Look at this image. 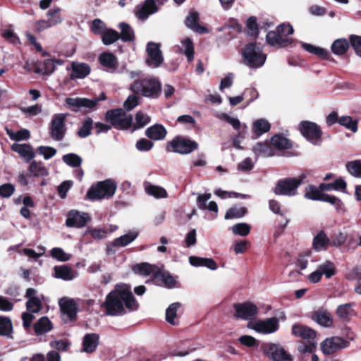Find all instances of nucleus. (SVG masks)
I'll use <instances>...</instances> for the list:
<instances>
[{
    "instance_id": "41",
    "label": "nucleus",
    "mask_w": 361,
    "mask_h": 361,
    "mask_svg": "<svg viewBox=\"0 0 361 361\" xmlns=\"http://www.w3.org/2000/svg\"><path fill=\"white\" fill-rule=\"evenodd\" d=\"M180 307V303L174 302L169 305L166 310V320L172 325H176L178 322L176 321L177 316V310Z\"/></svg>"
},
{
    "instance_id": "2",
    "label": "nucleus",
    "mask_w": 361,
    "mask_h": 361,
    "mask_svg": "<svg viewBox=\"0 0 361 361\" xmlns=\"http://www.w3.org/2000/svg\"><path fill=\"white\" fill-rule=\"evenodd\" d=\"M131 90L146 97L157 98L161 92V85L155 78H145L135 80L131 85Z\"/></svg>"
},
{
    "instance_id": "24",
    "label": "nucleus",
    "mask_w": 361,
    "mask_h": 361,
    "mask_svg": "<svg viewBox=\"0 0 361 361\" xmlns=\"http://www.w3.org/2000/svg\"><path fill=\"white\" fill-rule=\"evenodd\" d=\"M252 152L256 157L260 156L268 157L275 154L272 145L268 142H259L256 143L252 147Z\"/></svg>"
},
{
    "instance_id": "29",
    "label": "nucleus",
    "mask_w": 361,
    "mask_h": 361,
    "mask_svg": "<svg viewBox=\"0 0 361 361\" xmlns=\"http://www.w3.org/2000/svg\"><path fill=\"white\" fill-rule=\"evenodd\" d=\"M302 47L307 52L317 56L322 60H329L331 54L329 51L324 48L317 47L311 44L302 43Z\"/></svg>"
},
{
    "instance_id": "56",
    "label": "nucleus",
    "mask_w": 361,
    "mask_h": 361,
    "mask_svg": "<svg viewBox=\"0 0 361 361\" xmlns=\"http://www.w3.org/2000/svg\"><path fill=\"white\" fill-rule=\"evenodd\" d=\"M183 46L185 48V54L188 61H192L194 59V44L190 38L187 37L182 41Z\"/></svg>"
},
{
    "instance_id": "45",
    "label": "nucleus",
    "mask_w": 361,
    "mask_h": 361,
    "mask_svg": "<svg viewBox=\"0 0 361 361\" xmlns=\"http://www.w3.org/2000/svg\"><path fill=\"white\" fill-rule=\"evenodd\" d=\"M93 126V120L90 117L86 118L82 122V126L77 132L78 137L85 138L91 135Z\"/></svg>"
},
{
    "instance_id": "36",
    "label": "nucleus",
    "mask_w": 361,
    "mask_h": 361,
    "mask_svg": "<svg viewBox=\"0 0 361 361\" xmlns=\"http://www.w3.org/2000/svg\"><path fill=\"white\" fill-rule=\"evenodd\" d=\"M118 28L121 30L120 39L124 42H133L135 40V32L131 26L127 23H120Z\"/></svg>"
},
{
    "instance_id": "7",
    "label": "nucleus",
    "mask_w": 361,
    "mask_h": 361,
    "mask_svg": "<svg viewBox=\"0 0 361 361\" xmlns=\"http://www.w3.org/2000/svg\"><path fill=\"white\" fill-rule=\"evenodd\" d=\"M105 121L117 130H128L133 126L132 115L126 116L125 111L121 108L107 111Z\"/></svg>"
},
{
    "instance_id": "35",
    "label": "nucleus",
    "mask_w": 361,
    "mask_h": 361,
    "mask_svg": "<svg viewBox=\"0 0 361 361\" xmlns=\"http://www.w3.org/2000/svg\"><path fill=\"white\" fill-rule=\"evenodd\" d=\"M313 319L319 325L330 327L333 325V319L327 311H318L313 315Z\"/></svg>"
},
{
    "instance_id": "53",
    "label": "nucleus",
    "mask_w": 361,
    "mask_h": 361,
    "mask_svg": "<svg viewBox=\"0 0 361 361\" xmlns=\"http://www.w3.org/2000/svg\"><path fill=\"white\" fill-rule=\"evenodd\" d=\"M54 61L52 59H47L44 61L36 72L42 73L43 75H49L54 71Z\"/></svg>"
},
{
    "instance_id": "14",
    "label": "nucleus",
    "mask_w": 361,
    "mask_h": 361,
    "mask_svg": "<svg viewBox=\"0 0 361 361\" xmlns=\"http://www.w3.org/2000/svg\"><path fill=\"white\" fill-rule=\"evenodd\" d=\"M146 51L149 58L146 60V63L149 66H153L155 68L160 66L164 61V59L159 44L149 42L147 43Z\"/></svg>"
},
{
    "instance_id": "5",
    "label": "nucleus",
    "mask_w": 361,
    "mask_h": 361,
    "mask_svg": "<svg viewBox=\"0 0 361 361\" xmlns=\"http://www.w3.org/2000/svg\"><path fill=\"white\" fill-rule=\"evenodd\" d=\"M244 63L252 68H257L264 65L267 55L262 53V49L257 46L256 42H250L243 49L242 52Z\"/></svg>"
},
{
    "instance_id": "8",
    "label": "nucleus",
    "mask_w": 361,
    "mask_h": 361,
    "mask_svg": "<svg viewBox=\"0 0 361 361\" xmlns=\"http://www.w3.org/2000/svg\"><path fill=\"white\" fill-rule=\"evenodd\" d=\"M304 176L286 178L279 180L274 189L276 195L293 196L297 194L298 187L302 183Z\"/></svg>"
},
{
    "instance_id": "17",
    "label": "nucleus",
    "mask_w": 361,
    "mask_h": 361,
    "mask_svg": "<svg viewBox=\"0 0 361 361\" xmlns=\"http://www.w3.org/2000/svg\"><path fill=\"white\" fill-rule=\"evenodd\" d=\"M266 354L273 361H292L293 358L281 346L269 344L267 346Z\"/></svg>"
},
{
    "instance_id": "32",
    "label": "nucleus",
    "mask_w": 361,
    "mask_h": 361,
    "mask_svg": "<svg viewBox=\"0 0 361 361\" xmlns=\"http://www.w3.org/2000/svg\"><path fill=\"white\" fill-rule=\"evenodd\" d=\"M99 341V336L96 334H90L85 336L82 342V352L87 353L95 350Z\"/></svg>"
},
{
    "instance_id": "40",
    "label": "nucleus",
    "mask_w": 361,
    "mask_h": 361,
    "mask_svg": "<svg viewBox=\"0 0 361 361\" xmlns=\"http://www.w3.org/2000/svg\"><path fill=\"white\" fill-rule=\"evenodd\" d=\"M101 39L104 45H110L120 39V35L116 30L107 28L101 36Z\"/></svg>"
},
{
    "instance_id": "28",
    "label": "nucleus",
    "mask_w": 361,
    "mask_h": 361,
    "mask_svg": "<svg viewBox=\"0 0 361 361\" xmlns=\"http://www.w3.org/2000/svg\"><path fill=\"white\" fill-rule=\"evenodd\" d=\"M90 66L85 63H73L71 79L85 78L90 73Z\"/></svg>"
},
{
    "instance_id": "62",
    "label": "nucleus",
    "mask_w": 361,
    "mask_h": 361,
    "mask_svg": "<svg viewBox=\"0 0 361 361\" xmlns=\"http://www.w3.org/2000/svg\"><path fill=\"white\" fill-rule=\"evenodd\" d=\"M349 42L355 54L361 58V36L350 35Z\"/></svg>"
},
{
    "instance_id": "16",
    "label": "nucleus",
    "mask_w": 361,
    "mask_h": 361,
    "mask_svg": "<svg viewBox=\"0 0 361 361\" xmlns=\"http://www.w3.org/2000/svg\"><path fill=\"white\" fill-rule=\"evenodd\" d=\"M89 220L90 216L87 213L81 214L78 211L71 210L67 214L66 225L70 228H82L86 226Z\"/></svg>"
},
{
    "instance_id": "31",
    "label": "nucleus",
    "mask_w": 361,
    "mask_h": 361,
    "mask_svg": "<svg viewBox=\"0 0 361 361\" xmlns=\"http://www.w3.org/2000/svg\"><path fill=\"white\" fill-rule=\"evenodd\" d=\"M350 44L349 40L345 38H339L334 41L331 49L335 55L343 56L348 51Z\"/></svg>"
},
{
    "instance_id": "46",
    "label": "nucleus",
    "mask_w": 361,
    "mask_h": 361,
    "mask_svg": "<svg viewBox=\"0 0 361 361\" xmlns=\"http://www.w3.org/2000/svg\"><path fill=\"white\" fill-rule=\"evenodd\" d=\"M246 28L248 35L256 39L259 35V25L255 16H250L246 22Z\"/></svg>"
},
{
    "instance_id": "1",
    "label": "nucleus",
    "mask_w": 361,
    "mask_h": 361,
    "mask_svg": "<svg viewBox=\"0 0 361 361\" xmlns=\"http://www.w3.org/2000/svg\"><path fill=\"white\" fill-rule=\"evenodd\" d=\"M102 306L106 314L118 316L126 313L125 307L129 311H135L139 305L134 298L130 287L126 283L117 284L106 296Z\"/></svg>"
},
{
    "instance_id": "59",
    "label": "nucleus",
    "mask_w": 361,
    "mask_h": 361,
    "mask_svg": "<svg viewBox=\"0 0 361 361\" xmlns=\"http://www.w3.org/2000/svg\"><path fill=\"white\" fill-rule=\"evenodd\" d=\"M352 312V305L345 303L338 307L336 314L341 319H348L351 315Z\"/></svg>"
},
{
    "instance_id": "9",
    "label": "nucleus",
    "mask_w": 361,
    "mask_h": 361,
    "mask_svg": "<svg viewBox=\"0 0 361 361\" xmlns=\"http://www.w3.org/2000/svg\"><path fill=\"white\" fill-rule=\"evenodd\" d=\"M67 114H56L52 116L49 126V133L54 140L59 142L65 137L67 131Z\"/></svg>"
},
{
    "instance_id": "61",
    "label": "nucleus",
    "mask_w": 361,
    "mask_h": 361,
    "mask_svg": "<svg viewBox=\"0 0 361 361\" xmlns=\"http://www.w3.org/2000/svg\"><path fill=\"white\" fill-rule=\"evenodd\" d=\"M27 310L31 313H37L42 308L41 301L37 297H32L28 300L26 304Z\"/></svg>"
},
{
    "instance_id": "27",
    "label": "nucleus",
    "mask_w": 361,
    "mask_h": 361,
    "mask_svg": "<svg viewBox=\"0 0 361 361\" xmlns=\"http://www.w3.org/2000/svg\"><path fill=\"white\" fill-rule=\"evenodd\" d=\"M271 145L278 150H285L292 149L293 142L281 134L273 135L270 140Z\"/></svg>"
},
{
    "instance_id": "39",
    "label": "nucleus",
    "mask_w": 361,
    "mask_h": 361,
    "mask_svg": "<svg viewBox=\"0 0 361 361\" xmlns=\"http://www.w3.org/2000/svg\"><path fill=\"white\" fill-rule=\"evenodd\" d=\"M324 192H322L319 186L317 188L313 185H309L305 188V197L308 200L322 201Z\"/></svg>"
},
{
    "instance_id": "52",
    "label": "nucleus",
    "mask_w": 361,
    "mask_h": 361,
    "mask_svg": "<svg viewBox=\"0 0 361 361\" xmlns=\"http://www.w3.org/2000/svg\"><path fill=\"white\" fill-rule=\"evenodd\" d=\"M61 8L59 7L53 8L49 9L47 16L48 17V20L51 24L52 26L56 25L62 22V18L61 17Z\"/></svg>"
},
{
    "instance_id": "18",
    "label": "nucleus",
    "mask_w": 361,
    "mask_h": 361,
    "mask_svg": "<svg viewBox=\"0 0 361 361\" xmlns=\"http://www.w3.org/2000/svg\"><path fill=\"white\" fill-rule=\"evenodd\" d=\"M147 276L152 274L153 283L157 286L173 288L176 286V279L169 272H145Z\"/></svg>"
},
{
    "instance_id": "64",
    "label": "nucleus",
    "mask_w": 361,
    "mask_h": 361,
    "mask_svg": "<svg viewBox=\"0 0 361 361\" xmlns=\"http://www.w3.org/2000/svg\"><path fill=\"white\" fill-rule=\"evenodd\" d=\"M154 146V143L146 138H141L136 142V148L140 152L149 151Z\"/></svg>"
},
{
    "instance_id": "25",
    "label": "nucleus",
    "mask_w": 361,
    "mask_h": 361,
    "mask_svg": "<svg viewBox=\"0 0 361 361\" xmlns=\"http://www.w3.org/2000/svg\"><path fill=\"white\" fill-rule=\"evenodd\" d=\"M11 149L23 157L26 162L32 160L35 156L32 147L27 144L14 143L11 146Z\"/></svg>"
},
{
    "instance_id": "42",
    "label": "nucleus",
    "mask_w": 361,
    "mask_h": 361,
    "mask_svg": "<svg viewBox=\"0 0 361 361\" xmlns=\"http://www.w3.org/2000/svg\"><path fill=\"white\" fill-rule=\"evenodd\" d=\"M347 240L348 233L345 232L334 233L329 238L330 247H340L345 243Z\"/></svg>"
},
{
    "instance_id": "43",
    "label": "nucleus",
    "mask_w": 361,
    "mask_h": 361,
    "mask_svg": "<svg viewBox=\"0 0 361 361\" xmlns=\"http://www.w3.org/2000/svg\"><path fill=\"white\" fill-rule=\"evenodd\" d=\"M164 265L159 263L157 264H151L148 262H142L136 264L133 267L132 271H164Z\"/></svg>"
},
{
    "instance_id": "15",
    "label": "nucleus",
    "mask_w": 361,
    "mask_h": 361,
    "mask_svg": "<svg viewBox=\"0 0 361 361\" xmlns=\"http://www.w3.org/2000/svg\"><path fill=\"white\" fill-rule=\"evenodd\" d=\"M63 319L66 322H71L73 320L77 314V305L73 299L63 298L59 302Z\"/></svg>"
},
{
    "instance_id": "11",
    "label": "nucleus",
    "mask_w": 361,
    "mask_h": 361,
    "mask_svg": "<svg viewBox=\"0 0 361 361\" xmlns=\"http://www.w3.org/2000/svg\"><path fill=\"white\" fill-rule=\"evenodd\" d=\"M235 310L234 317L243 320H251L256 318L258 314L257 307L250 302L237 303L233 305Z\"/></svg>"
},
{
    "instance_id": "30",
    "label": "nucleus",
    "mask_w": 361,
    "mask_h": 361,
    "mask_svg": "<svg viewBox=\"0 0 361 361\" xmlns=\"http://www.w3.org/2000/svg\"><path fill=\"white\" fill-rule=\"evenodd\" d=\"M189 262L193 267H205L211 270L217 269L216 262L212 258L191 256L189 257Z\"/></svg>"
},
{
    "instance_id": "47",
    "label": "nucleus",
    "mask_w": 361,
    "mask_h": 361,
    "mask_svg": "<svg viewBox=\"0 0 361 361\" xmlns=\"http://www.w3.org/2000/svg\"><path fill=\"white\" fill-rule=\"evenodd\" d=\"M52 328L51 323L49 319L46 317H42L35 324V330L37 334L46 333Z\"/></svg>"
},
{
    "instance_id": "19",
    "label": "nucleus",
    "mask_w": 361,
    "mask_h": 361,
    "mask_svg": "<svg viewBox=\"0 0 361 361\" xmlns=\"http://www.w3.org/2000/svg\"><path fill=\"white\" fill-rule=\"evenodd\" d=\"M199 20V13L196 11H192L187 16L185 23L188 27L195 32L199 34L207 33L209 32L208 29L206 27L200 25Z\"/></svg>"
},
{
    "instance_id": "54",
    "label": "nucleus",
    "mask_w": 361,
    "mask_h": 361,
    "mask_svg": "<svg viewBox=\"0 0 361 361\" xmlns=\"http://www.w3.org/2000/svg\"><path fill=\"white\" fill-rule=\"evenodd\" d=\"M251 227L246 223H237L234 224L231 230L235 235L246 236L250 232Z\"/></svg>"
},
{
    "instance_id": "34",
    "label": "nucleus",
    "mask_w": 361,
    "mask_h": 361,
    "mask_svg": "<svg viewBox=\"0 0 361 361\" xmlns=\"http://www.w3.org/2000/svg\"><path fill=\"white\" fill-rule=\"evenodd\" d=\"M137 235V232L130 231L123 235L115 238L111 243V245L114 247H125L135 240Z\"/></svg>"
},
{
    "instance_id": "6",
    "label": "nucleus",
    "mask_w": 361,
    "mask_h": 361,
    "mask_svg": "<svg viewBox=\"0 0 361 361\" xmlns=\"http://www.w3.org/2000/svg\"><path fill=\"white\" fill-rule=\"evenodd\" d=\"M198 143L189 137L176 135L166 144V151L180 154H188L197 150Z\"/></svg>"
},
{
    "instance_id": "33",
    "label": "nucleus",
    "mask_w": 361,
    "mask_h": 361,
    "mask_svg": "<svg viewBox=\"0 0 361 361\" xmlns=\"http://www.w3.org/2000/svg\"><path fill=\"white\" fill-rule=\"evenodd\" d=\"M99 61L102 66L108 69H116L118 66L117 58L111 52L101 54L99 57Z\"/></svg>"
},
{
    "instance_id": "21",
    "label": "nucleus",
    "mask_w": 361,
    "mask_h": 361,
    "mask_svg": "<svg viewBox=\"0 0 361 361\" xmlns=\"http://www.w3.org/2000/svg\"><path fill=\"white\" fill-rule=\"evenodd\" d=\"M330 247L329 238L324 231H319L313 238L312 248L316 252L326 251Z\"/></svg>"
},
{
    "instance_id": "13",
    "label": "nucleus",
    "mask_w": 361,
    "mask_h": 361,
    "mask_svg": "<svg viewBox=\"0 0 361 361\" xmlns=\"http://www.w3.org/2000/svg\"><path fill=\"white\" fill-rule=\"evenodd\" d=\"M349 343L340 337H331L326 338L321 343L322 351L326 355L334 353V352L345 348Z\"/></svg>"
},
{
    "instance_id": "55",
    "label": "nucleus",
    "mask_w": 361,
    "mask_h": 361,
    "mask_svg": "<svg viewBox=\"0 0 361 361\" xmlns=\"http://www.w3.org/2000/svg\"><path fill=\"white\" fill-rule=\"evenodd\" d=\"M322 202H328L335 207L338 212L341 211L343 207V202L337 197L324 193Z\"/></svg>"
},
{
    "instance_id": "23",
    "label": "nucleus",
    "mask_w": 361,
    "mask_h": 361,
    "mask_svg": "<svg viewBox=\"0 0 361 361\" xmlns=\"http://www.w3.org/2000/svg\"><path fill=\"white\" fill-rule=\"evenodd\" d=\"M167 135V130L161 124H154L147 128L145 135L153 140H164Z\"/></svg>"
},
{
    "instance_id": "48",
    "label": "nucleus",
    "mask_w": 361,
    "mask_h": 361,
    "mask_svg": "<svg viewBox=\"0 0 361 361\" xmlns=\"http://www.w3.org/2000/svg\"><path fill=\"white\" fill-rule=\"evenodd\" d=\"M338 123L351 130L353 133H356L357 131V121L356 120H353L350 116H343L339 118Z\"/></svg>"
},
{
    "instance_id": "58",
    "label": "nucleus",
    "mask_w": 361,
    "mask_h": 361,
    "mask_svg": "<svg viewBox=\"0 0 361 361\" xmlns=\"http://www.w3.org/2000/svg\"><path fill=\"white\" fill-rule=\"evenodd\" d=\"M51 256L59 261L66 262L71 259V255L64 252V250L60 247H54L50 251Z\"/></svg>"
},
{
    "instance_id": "38",
    "label": "nucleus",
    "mask_w": 361,
    "mask_h": 361,
    "mask_svg": "<svg viewBox=\"0 0 361 361\" xmlns=\"http://www.w3.org/2000/svg\"><path fill=\"white\" fill-rule=\"evenodd\" d=\"M145 190L148 195L156 198H164L167 197V192L164 188L152 185L149 183H145Z\"/></svg>"
},
{
    "instance_id": "63",
    "label": "nucleus",
    "mask_w": 361,
    "mask_h": 361,
    "mask_svg": "<svg viewBox=\"0 0 361 361\" xmlns=\"http://www.w3.org/2000/svg\"><path fill=\"white\" fill-rule=\"evenodd\" d=\"M37 151L39 154H42L45 159H49L56 154V149L49 146L38 147Z\"/></svg>"
},
{
    "instance_id": "10",
    "label": "nucleus",
    "mask_w": 361,
    "mask_h": 361,
    "mask_svg": "<svg viewBox=\"0 0 361 361\" xmlns=\"http://www.w3.org/2000/svg\"><path fill=\"white\" fill-rule=\"evenodd\" d=\"M299 130L301 135L312 144H317L321 140L322 130L316 123L310 121H302L299 124Z\"/></svg>"
},
{
    "instance_id": "57",
    "label": "nucleus",
    "mask_w": 361,
    "mask_h": 361,
    "mask_svg": "<svg viewBox=\"0 0 361 361\" xmlns=\"http://www.w3.org/2000/svg\"><path fill=\"white\" fill-rule=\"evenodd\" d=\"M106 29L105 23L102 20L96 18L92 20L90 30L94 35L102 36Z\"/></svg>"
},
{
    "instance_id": "20",
    "label": "nucleus",
    "mask_w": 361,
    "mask_h": 361,
    "mask_svg": "<svg viewBox=\"0 0 361 361\" xmlns=\"http://www.w3.org/2000/svg\"><path fill=\"white\" fill-rule=\"evenodd\" d=\"M266 40L270 46L279 47H286L292 42L290 39L282 37L277 30L268 32L266 35Z\"/></svg>"
},
{
    "instance_id": "22",
    "label": "nucleus",
    "mask_w": 361,
    "mask_h": 361,
    "mask_svg": "<svg viewBox=\"0 0 361 361\" xmlns=\"http://www.w3.org/2000/svg\"><path fill=\"white\" fill-rule=\"evenodd\" d=\"M66 104L72 107V110L74 111H78V109L81 107H85L88 109L94 108L95 102H92L90 99L87 98H72L68 97L65 100Z\"/></svg>"
},
{
    "instance_id": "44",
    "label": "nucleus",
    "mask_w": 361,
    "mask_h": 361,
    "mask_svg": "<svg viewBox=\"0 0 361 361\" xmlns=\"http://www.w3.org/2000/svg\"><path fill=\"white\" fill-rule=\"evenodd\" d=\"M348 172L355 178H361V160L348 161L345 164Z\"/></svg>"
},
{
    "instance_id": "50",
    "label": "nucleus",
    "mask_w": 361,
    "mask_h": 361,
    "mask_svg": "<svg viewBox=\"0 0 361 361\" xmlns=\"http://www.w3.org/2000/svg\"><path fill=\"white\" fill-rule=\"evenodd\" d=\"M62 160L68 166L77 168L79 167L82 164V158L74 153H69L65 154L62 157Z\"/></svg>"
},
{
    "instance_id": "12",
    "label": "nucleus",
    "mask_w": 361,
    "mask_h": 361,
    "mask_svg": "<svg viewBox=\"0 0 361 361\" xmlns=\"http://www.w3.org/2000/svg\"><path fill=\"white\" fill-rule=\"evenodd\" d=\"M278 327L279 319L276 317L269 318L266 320L250 322L247 324V328L264 334L274 333L278 329Z\"/></svg>"
},
{
    "instance_id": "37",
    "label": "nucleus",
    "mask_w": 361,
    "mask_h": 361,
    "mask_svg": "<svg viewBox=\"0 0 361 361\" xmlns=\"http://www.w3.org/2000/svg\"><path fill=\"white\" fill-rule=\"evenodd\" d=\"M28 171L30 173V176L34 177H43L49 175L47 169L41 161H32L28 167Z\"/></svg>"
},
{
    "instance_id": "49",
    "label": "nucleus",
    "mask_w": 361,
    "mask_h": 361,
    "mask_svg": "<svg viewBox=\"0 0 361 361\" xmlns=\"http://www.w3.org/2000/svg\"><path fill=\"white\" fill-rule=\"evenodd\" d=\"M247 212L246 207H231L225 214L226 219H238L244 216Z\"/></svg>"
},
{
    "instance_id": "3",
    "label": "nucleus",
    "mask_w": 361,
    "mask_h": 361,
    "mask_svg": "<svg viewBox=\"0 0 361 361\" xmlns=\"http://www.w3.org/2000/svg\"><path fill=\"white\" fill-rule=\"evenodd\" d=\"M116 188V183L112 179L99 181L89 188L85 198L92 201L109 199L115 194Z\"/></svg>"
},
{
    "instance_id": "4",
    "label": "nucleus",
    "mask_w": 361,
    "mask_h": 361,
    "mask_svg": "<svg viewBox=\"0 0 361 361\" xmlns=\"http://www.w3.org/2000/svg\"><path fill=\"white\" fill-rule=\"evenodd\" d=\"M292 334L296 337H300L306 342L301 343L298 347V351L301 353H312L317 347V342L314 341L316 332L305 326L295 324L292 327Z\"/></svg>"
},
{
    "instance_id": "60",
    "label": "nucleus",
    "mask_w": 361,
    "mask_h": 361,
    "mask_svg": "<svg viewBox=\"0 0 361 361\" xmlns=\"http://www.w3.org/2000/svg\"><path fill=\"white\" fill-rule=\"evenodd\" d=\"M135 123H133L134 129H139L146 126L150 121V118L143 113L138 111L135 114Z\"/></svg>"
},
{
    "instance_id": "51",
    "label": "nucleus",
    "mask_w": 361,
    "mask_h": 361,
    "mask_svg": "<svg viewBox=\"0 0 361 361\" xmlns=\"http://www.w3.org/2000/svg\"><path fill=\"white\" fill-rule=\"evenodd\" d=\"M13 331V324L8 317L0 316V335L9 336Z\"/></svg>"
},
{
    "instance_id": "26",
    "label": "nucleus",
    "mask_w": 361,
    "mask_h": 361,
    "mask_svg": "<svg viewBox=\"0 0 361 361\" xmlns=\"http://www.w3.org/2000/svg\"><path fill=\"white\" fill-rule=\"evenodd\" d=\"M271 129V124L264 118H260L255 121L252 123V138L257 139Z\"/></svg>"
}]
</instances>
